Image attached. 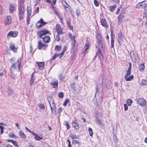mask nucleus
Listing matches in <instances>:
<instances>
[{"label":"nucleus","mask_w":147,"mask_h":147,"mask_svg":"<svg viewBox=\"0 0 147 147\" xmlns=\"http://www.w3.org/2000/svg\"><path fill=\"white\" fill-rule=\"evenodd\" d=\"M116 7V5H114L112 6H109V9H114Z\"/></svg>","instance_id":"53"},{"label":"nucleus","mask_w":147,"mask_h":147,"mask_svg":"<svg viewBox=\"0 0 147 147\" xmlns=\"http://www.w3.org/2000/svg\"><path fill=\"white\" fill-rule=\"evenodd\" d=\"M1 124L0 123V125ZM3 127L0 125V135L1 134L3 133Z\"/></svg>","instance_id":"46"},{"label":"nucleus","mask_w":147,"mask_h":147,"mask_svg":"<svg viewBox=\"0 0 147 147\" xmlns=\"http://www.w3.org/2000/svg\"><path fill=\"white\" fill-rule=\"evenodd\" d=\"M96 38L97 39V42L98 44V49H100V48H102V42L100 37L99 36L98 37L97 36Z\"/></svg>","instance_id":"15"},{"label":"nucleus","mask_w":147,"mask_h":147,"mask_svg":"<svg viewBox=\"0 0 147 147\" xmlns=\"http://www.w3.org/2000/svg\"><path fill=\"white\" fill-rule=\"evenodd\" d=\"M130 55L132 60L136 61L138 58V56L136 53L134 51H132L130 53Z\"/></svg>","instance_id":"7"},{"label":"nucleus","mask_w":147,"mask_h":147,"mask_svg":"<svg viewBox=\"0 0 147 147\" xmlns=\"http://www.w3.org/2000/svg\"><path fill=\"white\" fill-rule=\"evenodd\" d=\"M16 6L15 4L11 3L10 4V7L9 9H15Z\"/></svg>","instance_id":"33"},{"label":"nucleus","mask_w":147,"mask_h":147,"mask_svg":"<svg viewBox=\"0 0 147 147\" xmlns=\"http://www.w3.org/2000/svg\"><path fill=\"white\" fill-rule=\"evenodd\" d=\"M24 12V10H20L19 15L23 16Z\"/></svg>","instance_id":"52"},{"label":"nucleus","mask_w":147,"mask_h":147,"mask_svg":"<svg viewBox=\"0 0 147 147\" xmlns=\"http://www.w3.org/2000/svg\"><path fill=\"white\" fill-rule=\"evenodd\" d=\"M27 23L28 24H29L30 23V18H27Z\"/></svg>","instance_id":"64"},{"label":"nucleus","mask_w":147,"mask_h":147,"mask_svg":"<svg viewBox=\"0 0 147 147\" xmlns=\"http://www.w3.org/2000/svg\"><path fill=\"white\" fill-rule=\"evenodd\" d=\"M51 85L54 88L57 87L58 85V82L57 80L56 79L53 80L51 83Z\"/></svg>","instance_id":"17"},{"label":"nucleus","mask_w":147,"mask_h":147,"mask_svg":"<svg viewBox=\"0 0 147 147\" xmlns=\"http://www.w3.org/2000/svg\"><path fill=\"white\" fill-rule=\"evenodd\" d=\"M100 22L101 25L103 27H105L106 28H107L108 25L106 20L103 19H102L100 20Z\"/></svg>","instance_id":"19"},{"label":"nucleus","mask_w":147,"mask_h":147,"mask_svg":"<svg viewBox=\"0 0 147 147\" xmlns=\"http://www.w3.org/2000/svg\"><path fill=\"white\" fill-rule=\"evenodd\" d=\"M18 34V32L17 31H10L7 34V36L9 37H16Z\"/></svg>","instance_id":"14"},{"label":"nucleus","mask_w":147,"mask_h":147,"mask_svg":"<svg viewBox=\"0 0 147 147\" xmlns=\"http://www.w3.org/2000/svg\"><path fill=\"white\" fill-rule=\"evenodd\" d=\"M71 88L76 91H79L80 89V86L78 84L75 83L72 84L71 85Z\"/></svg>","instance_id":"8"},{"label":"nucleus","mask_w":147,"mask_h":147,"mask_svg":"<svg viewBox=\"0 0 147 147\" xmlns=\"http://www.w3.org/2000/svg\"><path fill=\"white\" fill-rule=\"evenodd\" d=\"M88 130L90 136H92L93 135V132L92 129L91 128L89 127Z\"/></svg>","instance_id":"41"},{"label":"nucleus","mask_w":147,"mask_h":147,"mask_svg":"<svg viewBox=\"0 0 147 147\" xmlns=\"http://www.w3.org/2000/svg\"><path fill=\"white\" fill-rule=\"evenodd\" d=\"M27 10V18H30L31 15V10Z\"/></svg>","instance_id":"39"},{"label":"nucleus","mask_w":147,"mask_h":147,"mask_svg":"<svg viewBox=\"0 0 147 147\" xmlns=\"http://www.w3.org/2000/svg\"><path fill=\"white\" fill-rule=\"evenodd\" d=\"M69 100L68 99H66L63 103V105L64 106H66L67 103L69 102Z\"/></svg>","instance_id":"47"},{"label":"nucleus","mask_w":147,"mask_h":147,"mask_svg":"<svg viewBox=\"0 0 147 147\" xmlns=\"http://www.w3.org/2000/svg\"><path fill=\"white\" fill-rule=\"evenodd\" d=\"M49 34V32L47 29H44V30H41L39 32V36L40 38H42V37L45 34Z\"/></svg>","instance_id":"9"},{"label":"nucleus","mask_w":147,"mask_h":147,"mask_svg":"<svg viewBox=\"0 0 147 147\" xmlns=\"http://www.w3.org/2000/svg\"><path fill=\"white\" fill-rule=\"evenodd\" d=\"M137 103L140 106H144L146 104V100L142 98H139L136 100Z\"/></svg>","instance_id":"5"},{"label":"nucleus","mask_w":147,"mask_h":147,"mask_svg":"<svg viewBox=\"0 0 147 147\" xmlns=\"http://www.w3.org/2000/svg\"><path fill=\"white\" fill-rule=\"evenodd\" d=\"M62 111V109L61 107H60L58 109V113H60Z\"/></svg>","instance_id":"62"},{"label":"nucleus","mask_w":147,"mask_h":147,"mask_svg":"<svg viewBox=\"0 0 147 147\" xmlns=\"http://www.w3.org/2000/svg\"><path fill=\"white\" fill-rule=\"evenodd\" d=\"M42 38L43 41L45 43H48L50 41V37L49 36L46 35L43 37L41 38Z\"/></svg>","instance_id":"18"},{"label":"nucleus","mask_w":147,"mask_h":147,"mask_svg":"<svg viewBox=\"0 0 147 147\" xmlns=\"http://www.w3.org/2000/svg\"><path fill=\"white\" fill-rule=\"evenodd\" d=\"M48 46V45L42 43L41 41H40L38 42V47L39 49L41 48L44 49L47 47Z\"/></svg>","instance_id":"16"},{"label":"nucleus","mask_w":147,"mask_h":147,"mask_svg":"<svg viewBox=\"0 0 147 147\" xmlns=\"http://www.w3.org/2000/svg\"><path fill=\"white\" fill-rule=\"evenodd\" d=\"M36 63L39 68L41 70L44 67L45 65L44 63L43 62H37Z\"/></svg>","instance_id":"20"},{"label":"nucleus","mask_w":147,"mask_h":147,"mask_svg":"<svg viewBox=\"0 0 147 147\" xmlns=\"http://www.w3.org/2000/svg\"><path fill=\"white\" fill-rule=\"evenodd\" d=\"M39 21L40 22L42 26L45 25L47 23V22H45L42 18H41Z\"/></svg>","instance_id":"37"},{"label":"nucleus","mask_w":147,"mask_h":147,"mask_svg":"<svg viewBox=\"0 0 147 147\" xmlns=\"http://www.w3.org/2000/svg\"><path fill=\"white\" fill-rule=\"evenodd\" d=\"M70 137L72 139L78 138V137L76 135L72 134L70 136Z\"/></svg>","instance_id":"48"},{"label":"nucleus","mask_w":147,"mask_h":147,"mask_svg":"<svg viewBox=\"0 0 147 147\" xmlns=\"http://www.w3.org/2000/svg\"><path fill=\"white\" fill-rule=\"evenodd\" d=\"M147 8V1H144L138 3L136 5L137 8L143 9Z\"/></svg>","instance_id":"3"},{"label":"nucleus","mask_w":147,"mask_h":147,"mask_svg":"<svg viewBox=\"0 0 147 147\" xmlns=\"http://www.w3.org/2000/svg\"><path fill=\"white\" fill-rule=\"evenodd\" d=\"M71 48L73 50V52H75L77 50V45H76V40L72 41L71 42Z\"/></svg>","instance_id":"10"},{"label":"nucleus","mask_w":147,"mask_h":147,"mask_svg":"<svg viewBox=\"0 0 147 147\" xmlns=\"http://www.w3.org/2000/svg\"><path fill=\"white\" fill-rule=\"evenodd\" d=\"M60 34H57L56 36V38L57 39V41L59 42L60 41L59 35Z\"/></svg>","instance_id":"55"},{"label":"nucleus","mask_w":147,"mask_h":147,"mask_svg":"<svg viewBox=\"0 0 147 147\" xmlns=\"http://www.w3.org/2000/svg\"><path fill=\"white\" fill-rule=\"evenodd\" d=\"M39 107L41 109H44L45 108V105L42 104H40L39 105Z\"/></svg>","instance_id":"49"},{"label":"nucleus","mask_w":147,"mask_h":147,"mask_svg":"<svg viewBox=\"0 0 147 147\" xmlns=\"http://www.w3.org/2000/svg\"><path fill=\"white\" fill-rule=\"evenodd\" d=\"M110 82L109 77L107 76H104L102 80V85L105 88L107 89L109 88Z\"/></svg>","instance_id":"2"},{"label":"nucleus","mask_w":147,"mask_h":147,"mask_svg":"<svg viewBox=\"0 0 147 147\" xmlns=\"http://www.w3.org/2000/svg\"><path fill=\"white\" fill-rule=\"evenodd\" d=\"M54 12L56 13V15H57V16H58V17L60 16V15L58 13L57 10H55Z\"/></svg>","instance_id":"56"},{"label":"nucleus","mask_w":147,"mask_h":147,"mask_svg":"<svg viewBox=\"0 0 147 147\" xmlns=\"http://www.w3.org/2000/svg\"><path fill=\"white\" fill-rule=\"evenodd\" d=\"M100 59H102L103 58V56L101 52L100 49H99L98 50V53L97 54Z\"/></svg>","instance_id":"29"},{"label":"nucleus","mask_w":147,"mask_h":147,"mask_svg":"<svg viewBox=\"0 0 147 147\" xmlns=\"http://www.w3.org/2000/svg\"><path fill=\"white\" fill-rule=\"evenodd\" d=\"M32 75H33V74H32V76H31L32 78H31V80L30 82V84L31 85H33V84L34 82V78H32Z\"/></svg>","instance_id":"44"},{"label":"nucleus","mask_w":147,"mask_h":147,"mask_svg":"<svg viewBox=\"0 0 147 147\" xmlns=\"http://www.w3.org/2000/svg\"><path fill=\"white\" fill-rule=\"evenodd\" d=\"M63 96V93L62 92H60L58 94V97L60 98H62Z\"/></svg>","instance_id":"50"},{"label":"nucleus","mask_w":147,"mask_h":147,"mask_svg":"<svg viewBox=\"0 0 147 147\" xmlns=\"http://www.w3.org/2000/svg\"><path fill=\"white\" fill-rule=\"evenodd\" d=\"M73 143L75 144H80V142L76 140H74L73 141Z\"/></svg>","instance_id":"59"},{"label":"nucleus","mask_w":147,"mask_h":147,"mask_svg":"<svg viewBox=\"0 0 147 147\" xmlns=\"http://www.w3.org/2000/svg\"><path fill=\"white\" fill-rule=\"evenodd\" d=\"M118 40H122L123 37L121 33H120L118 34Z\"/></svg>","instance_id":"42"},{"label":"nucleus","mask_w":147,"mask_h":147,"mask_svg":"<svg viewBox=\"0 0 147 147\" xmlns=\"http://www.w3.org/2000/svg\"><path fill=\"white\" fill-rule=\"evenodd\" d=\"M26 129L29 132L31 133L32 134H33L32 132H34L33 131H31L27 127H25Z\"/></svg>","instance_id":"58"},{"label":"nucleus","mask_w":147,"mask_h":147,"mask_svg":"<svg viewBox=\"0 0 147 147\" xmlns=\"http://www.w3.org/2000/svg\"><path fill=\"white\" fill-rule=\"evenodd\" d=\"M19 134L21 138L24 139H25L26 138V136L25 134L22 131H20Z\"/></svg>","instance_id":"24"},{"label":"nucleus","mask_w":147,"mask_h":147,"mask_svg":"<svg viewBox=\"0 0 147 147\" xmlns=\"http://www.w3.org/2000/svg\"><path fill=\"white\" fill-rule=\"evenodd\" d=\"M123 18V16L122 15H120L119 16H118V22L119 25L121 24Z\"/></svg>","instance_id":"28"},{"label":"nucleus","mask_w":147,"mask_h":147,"mask_svg":"<svg viewBox=\"0 0 147 147\" xmlns=\"http://www.w3.org/2000/svg\"><path fill=\"white\" fill-rule=\"evenodd\" d=\"M67 47L66 45H65L64 46L63 49V50L62 52L61 53H59L60 55H61V56H62L63 55L64 52H65L67 50Z\"/></svg>","instance_id":"31"},{"label":"nucleus","mask_w":147,"mask_h":147,"mask_svg":"<svg viewBox=\"0 0 147 147\" xmlns=\"http://www.w3.org/2000/svg\"><path fill=\"white\" fill-rule=\"evenodd\" d=\"M67 24L68 27L71 26L70 21H67Z\"/></svg>","instance_id":"63"},{"label":"nucleus","mask_w":147,"mask_h":147,"mask_svg":"<svg viewBox=\"0 0 147 147\" xmlns=\"http://www.w3.org/2000/svg\"><path fill=\"white\" fill-rule=\"evenodd\" d=\"M124 109L125 111H127L128 109V107L127 106V105L126 104H124Z\"/></svg>","instance_id":"61"},{"label":"nucleus","mask_w":147,"mask_h":147,"mask_svg":"<svg viewBox=\"0 0 147 147\" xmlns=\"http://www.w3.org/2000/svg\"><path fill=\"white\" fill-rule=\"evenodd\" d=\"M132 100L130 99H129L127 100V103L129 106H130L132 103Z\"/></svg>","instance_id":"40"},{"label":"nucleus","mask_w":147,"mask_h":147,"mask_svg":"<svg viewBox=\"0 0 147 147\" xmlns=\"http://www.w3.org/2000/svg\"><path fill=\"white\" fill-rule=\"evenodd\" d=\"M49 104L51 109V111L53 114H56V109L54 102L53 101L52 102V105H51L50 102L49 100Z\"/></svg>","instance_id":"4"},{"label":"nucleus","mask_w":147,"mask_h":147,"mask_svg":"<svg viewBox=\"0 0 147 147\" xmlns=\"http://www.w3.org/2000/svg\"><path fill=\"white\" fill-rule=\"evenodd\" d=\"M34 136V138L35 139L37 140H40L41 139H42V137H41L40 136H39L37 134H36L35 132H32Z\"/></svg>","instance_id":"22"},{"label":"nucleus","mask_w":147,"mask_h":147,"mask_svg":"<svg viewBox=\"0 0 147 147\" xmlns=\"http://www.w3.org/2000/svg\"><path fill=\"white\" fill-rule=\"evenodd\" d=\"M61 49V47L59 46H56L55 48V49L58 51H59Z\"/></svg>","instance_id":"45"},{"label":"nucleus","mask_w":147,"mask_h":147,"mask_svg":"<svg viewBox=\"0 0 147 147\" xmlns=\"http://www.w3.org/2000/svg\"><path fill=\"white\" fill-rule=\"evenodd\" d=\"M94 4L96 6H98L99 5V4L96 0H94Z\"/></svg>","instance_id":"51"},{"label":"nucleus","mask_w":147,"mask_h":147,"mask_svg":"<svg viewBox=\"0 0 147 147\" xmlns=\"http://www.w3.org/2000/svg\"><path fill=\"white\" fill-rule=\"evenodd\" d=\"M63 5L65 8H66L69 9L71 7L70 6L66 3L65 1H64L62 2Z\"/></svg>","instance_id":"27"},{"label":"nucleus","mask_w":147,"mask_h":147,"mask_svg":"<svg viewBox=\"0 0 147 147\" xmlns=\"http://www.w3.org/2000/svg\"><path fill=\"white\" fill-rule=\"evenodd\" d=\"M25 0H19V3L18 6V9H23L24 8V1Z\"/></svg>","instance_id":"13"},{"label":"nucleus","mask_w":147,"mask_h":147,"mask_svg":"<svg viewBox=\"0 0 147 147\" xmlns=\"http://www.w3.org/2000/svg\"><path fill=\"white\" fill-rule=\"evenodd\" d=\"M66 125L67 127V129H69L70 127V125L68 124V123L67 122H66Z\"/></svg>","instance_id":"60"},{"label":"nucleus","mask_w":147,"mask_h":147,"mask_svg":"<svg viewBox=\"0 0 147 147\" xmlns=\"http://www.w3.org/2000/svg\"><path fill=\"white\" fill-rule=\"evenodd\" d=\"M72 124L74 127L76 129H77V128L78 129L79 127V125L78 123L76 122L73 121L72 123Z\"/></svg>","instance_id":"30"},{"label":"nucleus","mask_w":147,"mask_h":147,"mask_svg":"<svg viewBox=\"0 0 147 147\" xmlns=\"http://www.w3.org/2000/svg\"><path fill=\"white\" fill-rule=\"evenodd\" d=\"M90 46V44L88 41L86 42L84 48H85V51H86L88 48Z\"/></svg>","instance_id":"32"},{"label":"nucleus","mask_w":147,"mask_h":147,"mask_svg":"<svg viewBox=\"0 0 147 147\" xmlns=\"http://www.w3.org/2000/svg\"><path fill=\"white\" fill-rule=\"evenodd\" d=\"M12 21L11 17L9 16H6L4 22V24L5 26L9 25L10 24Z\"/></svg>","instance_id":"6"},{"label":"nucleus","mask_w":147,"mask_h":147,"mask_svg":"<svg viewBox=\"0 0 147 147\" xmlns=\"http://www.w3.org/2000/svg\"><path fill=\"white\" fill-rule=\"evenodd\" d=\"M144 68L145 66L143 64H141L139 67V69L141 71H143L144 69Z\"/></svg>","instance_id":"34"},{"label":"nucleus","mask_w":147,"mask_h":147,"mask_svg":"<svg viewBox=\"0 0 147 147\" xmlns=\"http://www.w3.org/2000/svg\"><path fill=\"white\" fill-rule=\"evenodd\" d=\"M11 142H12V143H13V144L15 146H17V147H19L17 145V142L13 140H11Z\"/></svg>","instance_id":"54"},{"label":"nucleus","mask_w":147,"mask_h":147,"mask_svg":"<svg viewBox=\"0 0 147 147\" xmlns=\"http://www.w3.org/2000/svg\"><path fill=\"white\" fill-rule=\"evenodd\" d=\"M134 78V76L133 75H131V76L129 75V76H128V77H126V76H125L124 78L126 81H131Z\"/></svg>","instance_id":"23"},{"label":"nucleus","mask_w":147,"mask_h":147,"mask_svg":"<svg viewBox=\"0 0 147 147\" xmlns=\"http://www.w3.org/2000/svg\"><path fill=\"white\" fill-rule=\"evenodd\" d=\"M131 69H130V68H128V69L127 71V74L125 76L126 77H128V76H129L130 74H131Z\"/></svg>","instance_id":"35"},{"label":"nucleus","mask_w":147,"mask_h":147,"mask_svg":"<svg viewBox=\"0 0 147 147\" xmlns=\"http://www.w3.org/2000/svg\"><path fill=\"white\" fill-rule=\"evenodd\" d=\"M56 29L57 32V34H63V29L61 28L59 24H57L56 25Z\"/></svg>","instance_id":"12"},{"label":"nucleus","mask_w":147,"mask_h":147,"mask_svg":"<svg viewBox=\"0 0 147 147\" xmlns=\"http://www.w3.org/2000/svg\"><path fill=\"white\" fill-rule=\"evenodd\" d=\"M96 121L97 123L98 124L100 125H103L102 121L99 119L97 117H96Z\"/></svg>","instance_id":"26"},{"label":"nucleus","mask_w":147,"mask_h":147,"mask_svg":"<svg viewBox=\"0 0 147 147\" xmlns=\"http://www.w3.org/2000/svg\"><path fill=\"white\" fill-rule=\"evenodd\" d=\"M26 129L29 132L31 133L32 134H33L32 132H34L33 131H31L27 127H25Z\"/></svg>","instance_id":"57"},{"label":"nucleus","mask_w":147,"mask_h":147,"mask_svg":"<svg viewBox=\"0 0 147 147\" xmlns=\"http://www.w3.org/2000/svg\"><path fill=\"white\" fill-rule=\"evenodd\" d=\"M9 48L12 51L15 52H16L17 51V48L14 45L13 43H11L10 44Z\"/></svg>","instance_id":"21"},{"label":"nucleus","mask_w":147,"mask_h":147,"mask_svg":"<svg viewBox=\"0 0 147 147\" xmlns=\"http://www.w3.org/2000/svg\"><path fill=\"white\" fill-rule=\"evenodd\" d=\"M58 56H59L60 58L62 57L61 56V55H60L59 54H55L52 57V60L55 59Z\"/></svg>","instance_id":"38"},{"label":"nucleus","mask_w":147,"mask_h":147,"mask_svg":"<svg viewBox=\"0 0 147 147\" xmlns=\"http://www.w3.org/2000/svg\"><path fill=\"white\" fill-rule=\"evenodd\" d=\"M36 26L37 28H39L41 27L42 26L41 23H40V22L38 21L36 24Z\"/></svg>","instance_id":"43"},{"label":"nucleus","mask_w":147,"mask_h":147,"mask_svg":"<svg viewBox=\"0 0 147 147\" xmlns=\"http://www.w3.org/2000/svg\"><path fill=\"white\" fill-rule=\"evenodd\" d=\"M141 84L142 86L147 85V81L145 80H141Z\"/></svg>","instance_id":"36"},{"label":"nucleus","mask_w":147,"mask_h":147,"mask_svg":"<svg viewBox=\"0 0 147 147\" xmlns=\"http://www.w3.org/2000/svg\"><path fill=\"white\" fill-rule=\"evenodd\" d=\"M7 92L8 95L11 96L13 98L16 97L17 96L16 94L14 93L12 90L11 89H8Z\"/></svg>","instance_id":"11"},{"label":"nucleus","mask_w":147,"mask_h":147,"mask_svg":"<svg viewBox=\"0 0 147 147\" xmlns=\"http://www.w3.org/2000/svg\"><path fill=\"white\" fill-rule=\"evenodd\" d=\"M15 59L14 58L11 59L10 62L12 64V65L10 69V71L11 73V78L14 79V76H13V73H15L16 72L18 71V69L17 67V62L16 63L14 62Z\"/></svg>","instance_id":"1"},{"label":"nucleus","mask_w":147,"mask_h":147,"mask_svg":"<svg viewBox=\"0 0 147 147\" xmlns=\"http://www.w3.org/2000/svg\"><path fill=\"white\" fill-rule=\"evenodd\" d=\"M68 36L70 39L72 41L76 40L75 39V38H76V36H75L74 35L73 36L72 34H71V33H69Z\"/></svg>","instance_id":"25"}]
</instances>
